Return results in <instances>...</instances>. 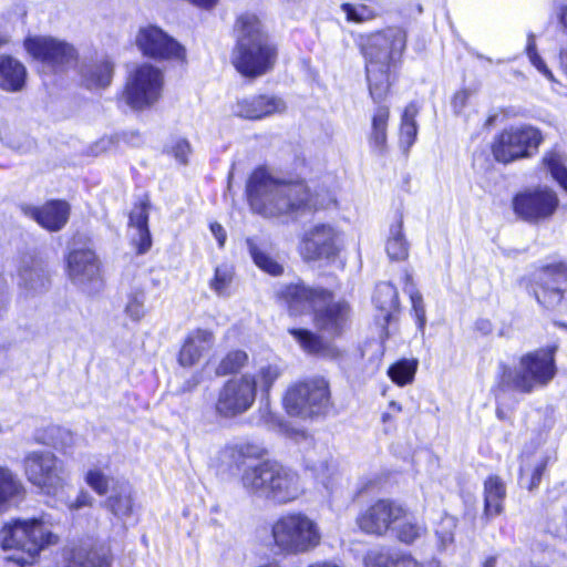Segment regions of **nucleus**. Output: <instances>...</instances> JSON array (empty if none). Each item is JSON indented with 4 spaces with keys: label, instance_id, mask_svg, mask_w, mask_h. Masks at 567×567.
<instances>
[{
    "label": "nucleus",
    "instance_id": "nucleus-17",
    "mask_svg": "<svg viewBox=\"0 0 567 567\" xmlns=\"http://www.w3.org/2000/svg\"><path fill=\"white\" fill-rule=\"evenodd\" d=\"M135 43L144 56L153 60H183L185 49L156 25L140 28Z\"/></svg>",
    "mask_w": 567,
    "mask_h": 567
},
{
    "label": "nucleus",
    "instance_id": "nucleus-19",
    "mask_svg": "<svg viewBox=\"0 0 567 567\" xmlns=\"http://www.w3.org/2000/svg\"><path fill=\"white\" fill-rule=\"evenodd\" d=\"M291 316L313 311L329 301L330 292L322 288H311L302 282L282 286L277 292Z\"/></svg>",
    "mask_w": 567,
    "mask_h": 567
},
{
    "label": "nucleus",
    "instance_id": "nucleus-15",
    "mask_svg": "<svg viewBox=\"0 0 567 567\" xmlns=\"http://www.w3.org/2000/svg\"><path fill=\"white\" fill-rule=\"evenodd\" d=\"M558 205L557 194L548 187L527 189L513 198L514 213L523 220L533 224L550 218Z\"/></svg>",
    "mask_w": 567,
    "mask_h": 567
},
{
    "label": "nucleus",
    "instance_id": "nucleus-58",
    "mask_svg": "<svg viewBox=\"0 0 567 567\" xmlns=\"http://www.w3.org/2000/svg\"><path fill=\"white\" fill-rule=\"evenodd\" d=\"M237 449L235 443L226 445L220 452L221 460L227 462L228 465L240 466L245 462V458L239 454Z\"/></svg>",
    "mask_w": 567,
    "mask_h": 567
},
{
    "label": "nucleus",
    "instance_id": "nucleus-3",
    "mask_svg": "<svg viewBox=\"0 0 567 567\" xmlns=\"http://www.w3.org/2000/svg\"><path fill=\"white\" fill-rule=\"evenodd\" d=\"M240 482L249 495L277 505L292 503L306 492L296 471L270 460L245 467Z\"/></svg>",
    "mask_w": 567,
    "mask_h": 567
},
{
    "label": "nucleus",
    "instance_id": "nucleus-49",
    "mask_svg": "<svg viewBox=\"0 0 567 567\" xmlns=\"http://www.w3.org/2000/svg\"><path fill=\"white\" fill-rule=\"evenodd\" d=\"M248 362V354L243 350H235L227 353L216 369L218 375L236 373Z\"/></svg>",
    "mask_w": 567,
    "mask_h": 567
},
{
    "label": "nucleus",
    "instance_id": "nucleus-30",
    "mask_svg": "<svg viewBox=\"0 0 567 567\" xmlns=\"http://www.w3.org/2000/svg\"><path fill=\"white\" fill-rule=\"evenodd\" d=\"M70 206L64 200H50L38 208V224L50 231L62 229L68 223Z\"/></svg>",
    "mask_w": 567,
    "mask_h": 567
},
{
    "label": "nucleus",
    "instance_id": "nucleus-40",
    "mask_svg": "<svg viewBox=\"0 0 567 567\" xmlns=\"http://www.w3.org/2000/svg\"><path fill=\"white\" fill-rule=\"evenodd\" d=\"M403 290L405 293L409 295L411 303H412V311L415 316L416 323L420 330H423L426 323V312L424 307L423 297L417 290L412 275L408 271L404 274V287Z\"/></svg>",
    "mask_w": 567,
    "mask_h": 567
},
{
    "label": "nucleus",
    "instance_id": "nucleus-52",
    "mask_svg": "<svg viewBox=\"0 0 567 567\" xmlns=\"http://www.w3.org/2000/svg\"><path fill=\"white\" fill-rule=\"evenodd\" d=\"M526 54L533 64V66L548 81L555 82V76L551 70L547 66L546 62L538 54L536 48L535 34L529 33L527 35Z\"/></svg>",
    "mask_w": 567,
    "mask_h": 567
},
{
    "label": "nucleus",
    "instance_id": "nucleus-28",
    "mask_svg": "<svg viewBox=\"0 0 567 567\" xmlns=\"http://www.w3.org/2000/svg\"><path fill=\"white\" fill-rule=\"evenodd\" d=\"M27 78L24 65L17 59L0 54V89L17 92L20 91Z\"/></svg>",
    "mask_w": 567,
    "mask_h": 567
},
{
    "label": "nucleus",
    "instance_id": "nucleus-37",
    "mask_svg": "<svg viewBox=\"0 0 567 567\" xmlns=\"http://www.w3.org/2000/svg\"><path fill=\"white\" fill-rule=\"evenodd\" d=\"M392 533L401 543L412 544L425 535L426 527L405 508L404 518L393 526Z\"/></svg>",
    "mask_w": 567,
    "mask_h": 567
},
{
    "label": "nucleus",
    "instance_id": "nucleus-42",
    "mask_svg": "<svg viewBox=\"0 0 567 567\" xmlns=\"http://www.w3.org/2000/svg\"><path fill=\"white\" fill-rule=\"evenodd\" d=\"M34 262L32 255L21 257L18 265L17 281L25 297H33L34 292Z\"/></svg>",
    "mask_w": 567,
    "mask_h": 567
},
{
    "label": "nucleus",
    "instance_id": "nucleus-50",
    "mask_svg": "<svg viewBox=\"0 0 567 567\" xmlns=\"http://www.w3.org/2000/svg\"><path fill=\"white\" fill-rule=\"evenodd\" d=\"M526 54L533 64V66L548 81L555 82V76L551 70L547 66L546 62L538 54L536 48L535 34L529 33L527 35Z\"/></svg>",
    "mask_w": 567,
    "mask_h": 567
},
{
    "label": "nucleus",
    "instance_id": "nucleus-12",
    "mask_svg": "<svg viewBox=\"0 0 567 567\" xmlns=\"http://www.w3.org/2000/svg\"><path fill=\"white\" fill-rule=\"evenodd\" d=\"M66 270L71 282L82 292L93 296L103 290L102 264L93 249H72L66 257Z\"/></svg>",
    "mask_w": 567,
    "mask_h": 567
},
{
    "label": "nucleus",
    "instance_id": "nucleus-23",
    "mask_svg": "<svg viewBox=\"0 0 567 567\" xmlns=\"http://www.w3.org/2000/svg\"><path fill=\"white\" fill-rule=\"evenodd\" d=\"M68 567H110L111 556L107 548H94L93 540L87 538L73 544L64 551Z\"/></svg>",
    "mask_w": 567,
    "mask_h": 567
},
{
    "label": "nucleus",
    "instance_id": "nucleus-57",
    "mask_svg": "<svg viewBox=\"0 0 567 567\" xmlns=\"http://www.w3.org/2000/svg\"><path fill=\"white\" fill-rule=\"evenodd\" d=\"M132 243L138 254H145L152 246V237L148 227L134 229Z\"/></svg>",
    "mask_w": 567,
    "mask_h": 567
},
{
    "label": "nucleus",
    "instance_id": "nucleus-61",
    "mask_svg": "<svg viewBox=\"0 0 567 567\" xmlns=\"http://www.w3.org/2000/svg\"><path fill=\"white\" fill-rule=\"evenodd\" d=\"M470 93L467 90L458 91L454 94L452 100V106L454 109L455 113H461V111L464 109V106L467 103Z\"/></svg>",
    "mask_w": 567,
    "mask_h": 567
},
{
    "label": "nucleus",
    "instance_id": "nucleus-53",
    "mask_svg": "<svg viewBox=\"0 0 567 567\" xmlns=\"http://www.w3.org/2000/svg\"><path fill=\"white\" fill-rule=\"evenodd\" d=\"M85 483L99 495H105L109 492L111 477L99 468L89 470L85 474Z\"/></svg>",
    "mask_w": 567,
    "mask_h": 567
},
{
    "label": "nucleus",
    "instance_id": "nucleus-41",
    "mask_svg": "<svg viewBox=\"0 0 567 567\" xmlns=\"http://www.w3.org/2000/svg\"><path fill=\"white\" fill-rule=\"evenodd\" d=\"M234 267L227 264L215 268L214 277L209 281L210 289L219 297H229L234 281Z\"/></svg>",
    "mask_w": 567,
    "mask_h": 567
},
{
    "label": "nucleus",
    "instance_id": "nucleus-44",
    "mask_svg": "<svg viewBox=\"0 0 567 567\" xmlns=\"http://www.w3.org/2000/svg\"><path fill=\"white\" fill-rule=\"evenodd\" d=\"M105 506L112 514L118 518L127 517L133 511V497L130 487H124L120 493L110 496L105 501Z\"/></svg>",
    "mask_w": 567,
    "mask_h": 567
},
{
    "label": "nucleus",
    "instance_id": "nucleus-47",
    "mask_svg": "<svg viewBox=\"0 0 567 567\" xmlns=\"http://www.w3.org/2000/svg\"><path fill=\"white\" fill-rule=\"evenodd\" d=\"M145 291L140 288L132 290L127 295L124 312L132 321L138 322L145 317Z\"/></svg>",
    "mask_w": 567,
    "mask_h": 567
},
{
    "label": "nucleus",
    "instance_id": "nucleus-51",
    "mask_svg": "<svg viewBox=\"0 0 567 567\" xmlns=\"http://www.w3.org/2000/svg\"><path fill=\"white\" fill-rule=\"evenodd\" d=\"M526 54L533 64V66L548 81L555 82V76L551 70L547 66L546 62L538 54L536 48L535 34L529 33L527 35Z\"/></svg>",
    "mask_w": 567,
    "mask_h": 567
},
{
    "label": "nucleus",
    "instance_id": "nucleus-62",
    "mask_svg": "<svg viewBox=\"0 0 567 567\" xmlns=\"http://www.w3.org/2000/svg\"><path fill=\"white\" fill-rule=\"evenodd\" d=\"M93 502L92 496L87 492H80L78 497L73 503H71L70 508L72 509H79L85 506H91Z\"/></svg>",
    "mask_w": 567,
    "mask_h": 567
},
{
    "label": "nucleus",
    "instance_id": "nucleus-46",
    "mask_svg": "<svg viewBox=\"0 0 567 567\" xmlns=\"http://www.w3.org/2000/svg\"><path fill=\"white\" fill-rule=\"evenodd\" d=\"M289 333L297 340L301 348L308 353L327 354V349L320 337L307 329H290Z\"/></svg>",
    "mask_w": 567,
    "mask_h": 567
},
{
    "label": "nucleus",
    "instance_id": "nucleus-16",
    "mask_svg": "<svg viewBox=\"0 0 567 567\" xmlns=\"http://www.w3.org/2000/svg\"><path fill=\"white\" fill-rule=\"evenodd\" d=\"M405 516V507L392 499H378L357 517L359 528L365 534L383 536Z\"/></svg>",
    "mask_w": 567,
    "mask_h": 567
},
{
    "label": "nucleus",
    "instance_id": "nucleus-29",
    "mask_svg": "<svg viewBox=\"0 0 567 567\" xmlns=\"http://www.w3.org/2000/svg\"><path fill=\"white\" fill-rule=\"evenodd\" d=\"M340 11L349 23L363 24L382 17L384 9L378 0L368 2H343Z\"/></svg>",
    "mask_w": 567,
    "mask_h": 567
},
{
    "label": "nucleus",
    "instance_id": "nucleus-5",
    "mask_svg": "<svg viewBox=\"0 0 567 567\" xmlns=\"http://www.w3.org/2000/svg\"><path fill=\"white\" fill-rule=\"evenodd\" d=\"M281 373L279 365L266 364L254 374L246 373L228 380L219 391L216 412L224 417L244 414L252 406L257 391L268 396Z\"/></svg>",
    "mask_w": 567,
    "mask_h": 567
},
{
    "label": "nucleus",
    "instance_id": "nucleus-24",
    "mask_svg": "<svg viewBox=\"0 0 567 567\" xmlns=\"http://www.w3.org/2000/svg\"><path fill=\"white\" fill-rule=\"evenodd\" d=\"M373 302L379 311L377 315L378 323L388 336V326L394 313L399 310V293L396 288L390 282H380L377 285Z\"/></svg>",
    "mask_w": 567,
    "mask_h": 567
},
{
    "label": "nucleus",
    "instance_id": "nucleus-9",
    "mask_svg": "<svg viewBox=\"0 0 567 567\" xmlns=\"http://www.w3.org/2000/svg\"><path fill=\"white\" fill-rule=\"evenodd\" d=\"M163 85V72L150 63H143L130 72L123 96L130 107L145 110L161 99Z\"/></svg>",
    "mask_w": 567,
    "mask_h": 567
},
{
    "label": "nucleus",
    "instance_id": "nucleus-36",
    "mask_svg": "<svg viewBox=\"0 0 567 567\" xmlns=\"http://www.w3.org/2000/svg\"><path fill=\"white\" fill-rule=\"evenodd\" d=\"M417 561L408 555H392L372 549L364 556V567H417Z\"/></svg>",
    "mask_w": 567,
    "mask_h": 567
},
{
    "label": "nucleus",
    "instance_id": "nucleus-20",
    "mask_svg": "<svg viewBox=\"0 0 567 567\" xmlns=\"http://www.w3.org/2000/svg\"><path fill=\"white\" fill-rule=\"evenodd\" d=\"M38 491L56 496L63 491L68 474L63 462L51 452H38Z\"/></svg>",
    "mask_w": 567,
    "mask_h": 567
},
{
    "label": "nucleus",
    "instance_id": "nucleus-39",
    "mask_svg": "<svg viewBox=\"0 0 567 567\" xmlns=\"http://www.w3.org/2000/svg\"><path fill=\"white\" fill-rule=\"evenodd\" d=\"M543 166L559 186L567 192V167L564 155L556 151H549L543 156Z\"/></svg>",
    "mask_w": 567,
    "mask_h": 567
},
{
    "label": "nucleus",
    "instance_id": "nucleus-8",
    "mask_svg": "<svg viewBox=\"0 0 567 567\" xmlns=\"http://www.w3.org/2000/svg\"><path fill=\"white\" fill-rule=\"evenodd\" d=\"M282 402L290 416L307 420L322 415L330 405L329 383L321 377L296 382L287 389Z\"/></svg>",
    "mask_w": 567,
    "mask_h": 567
},
{
    "label": "nucleus",
    "instance_id": "nucleus-6",
    "mask_svg": "<svg viewBox=\"0 0 567 567\" xmlns=\"http://www.w3.org/2000/svg\"><path fill=\"white\" fill-rule=\"evenodd\" d=\"M276 548L285 555H300L313 550L321 543L318 523L303 512H288L271 526Z\"/></svg>",
    "mask_w": 567,
    "mask_h": 567
},
{
    "label": "nucleus",
    "instance_id": "nucleus-43",
    "mask_svg": "<svg viewBox=\"0 0 567 567\" xmlns=\"http://www.w3.org/2000/svg\"><path fill=\"white\" fill-rule=\"evenodd\" d=\"M40 441L45 445L53 446L55 450L64 451L73 444L74 439L69 430L58 425H51L43 431L41 436L38 435V442Z\"/></svg>",
    "mask_w": 567,
    "mask_h": 567
},
{
    "label": "nucleus",
    "instance_id": "nucleus-55",
    "mask_svg": "<svg viewBox=\"0 0 567 567\" xmlns=\"http://www.w3.org/2000/svg\"><path fill=\"white\" fill-rule=\"evenodd\" d=\"M455 520L453 517H446L441 523V528L436 530V536L442 548H446L454 540L453 528Z\"/></svg>",
    "mask_w": 567,
    "mask_h": 567
},
{
    "label": "nucleus",
    "instance_id": "nucleus-22",
    "mask_svg": "<svg viewBox=\"0 0 567 567\" xmlns=\"http://www.w3.org/2000/svg\"><path fill=\"white\" fill-rule=\"evenodd\" d=\"M286 110L282 99L275 95H256L239 100L234 106V114L247 120H260Z\"/></svg>",
    "mask_w": 567,
    "mask_h": 567
},
{
    "label": "nucleus",
    "instance_id": "nucleus-35",
    "mask_svg": "<svg viewBox=\"0 0 567 567\" xmlns=\"http://www.w3.org/2000/svg\"><path fill=\"white\" fill-rule=\"evenodd\" d=\"M417 114L419 106L414 102L408 104L402 113L399 144L404 154L409 153L410 148L416 141L417 124L415 118Z\"/></svg>",
    "mask_w": 567,
    "mask_h": 567
},
{
    "label": "nucleus",
    "instance_id": "nucleus-14",
    "mask_svg": "<svg viewBox=\"0 0 567 567\" xmlns=\"http://www.w3.org/2000/svg\"><path fill=\"white\" fill-rule=\"evenodd\" d=\"M530 290L537 302L547 309L557 307L567 287V265L543 266L530 275Z\"/></svg>",
    "mask_w": 567,
    "mask_h": 567
},
{
    "label": "nucleus",
    "instance_id": "nucleus-4",
    "mask_svg": "<svg viewBox=\"0 0 567 567\" xmlns=\"http://www.w3.org/2000/svg\"><path fill=\"white\" fill-rule=\"evenodd\" d=\"M235 31L237 43L231 62L236 70L245 76L256 78L271 69L277 52L259 19L252 13H244L238 17Z\"/></svg>",
    "mask_w": 567,
    "mask_h": 567
},
{
    "label": "nucleus",
    "instance_id": "nucleus-1",
    "mask_svg": "<svg viewBox=\"0 0 567 567\" xmlns=\"http://www.w3.org/2000/svg\"><path fill=\"white\" fill-rule=\"evenodd\" d=\"M254 212L264 217L305 214L327 207V196L312 194L303 182H286L264 168L256 169L247 185Z\"/></svg>",
    "mask_w": 567,
    "mask_h": 567
},
{
    "label": "nucleus",
    "instance_id": "nucleus-45",
    "mask_svg": "<svg viewBox=\"0 0 567 567\" xmlns=\"http://www.w3.org/2000/svg\"><path fill=\"white\" fill-rule=\"evenodd\" d=\"M416 369V360L402 359L389 368L388 375L395 384L403 386L413 381Z\"/></svg>",
    "mask_w": 567,
    "mask_h": 567
},
{
    "label": "nucleus",
    "instance_id": "nucleus-7",
    "mask_svg": "<svg viewBox=\"0 0 567 567\" xmlns=\"http://www.w3.org/2000/svg\"><path fill=\"white\" fill-rule=\"evenodd\" d=\"M501 369L502 383L522 393L545 388L557 373L553 349H538L522 355L516 370L504 364Z\"/></svg>",
    "mask_w": 567,
    "mask_h": 567
},
{
    "label": "nucleus",
    "instance_id": "nucleus-27",
    "mask_svg": "<svg viewBox=\"0 0 567 567\" xmlns=\"http://www.w3.org/2000/svg\"><path fill=\"white\" fill-rule=\"evenodd\" d=\"M248 252L254 264L262 271L271 276H280L284 267L272 258L271 244L261 237H248L246 239Z\"/></svg>",
    "mask_w": 567,
    "mask_h": 567
},
{
    "label": "nucleus",
    "instance_id": "nucleus-32",
    "mask_svg": "<svg viewBox=\"0 0 567 567\" xmlns=\"http://www.w3.org/2000/svg\"><path fill=\"white\" fill-rule=\"evenodd\" d=\"M409 241L403 230V218L399 216L390 226L385 250L391 260L402 261L409 257Z\"/></svg>",
    "mask_w": 567,
    "mask_h": 567
},
{
    "label": "nucleus",
    "instance_id": "nucleus-34",
    "mask_svg": "<svg viewBox=\"0 0 567 567\" xmlns=\"http://www.w3.org/2000/svg\"><path fill=\"white\" fill-rule=\"evenodd\" d=\"M24 488L18 477L7 467H0V508L20 502Z\"/></svg>",
    "mask_w": 567,
    "mask_h": 567
},
{
    "label": "nucleus",
    "instance_id": "nucleus-18",
    "mask_svg": "<svg viewBox=\"0 0 567 567\" xmlns=\"http://www.w3.org/2000/svg\"><path fill=\"white\" fill-rule=\"evenodd\" d=\"M76 59L78 52L72 44L53 37H38V62L44 73L62 74Z\"/></svg>",
    "mask_w": 567,
    "mask_h": 567
},
{
    "label": "nucleus",
    "instance_id": "nucleus-21",
    "mask_svg": "<svg viewBox=\"0 0 567 567\" xmlns=\"http://www.w3.org/2000/svg\"><path fill=\"white\" fill-rule=\"evenodd\" d=\"M350 307L346 301H326L315 310L316 327L328 336H340L348 326Z\"/></svg>",
    "mask_w": 567,
    "mask_h": 567
},
{
    "label": "nucleus",
    "instance_id": "nucleus-25",
    "mask_svg": "<svg viewBox=\"0 0 567 567\" xmlns=\"http://www.w3.org/2000/svg\"><path fill=\"white\" fill-rule=\"evenodd\" d=\"M214 344V336L210 331L197 329L192 331L185 339L179 351L178 361L183 367L196 364L200 358L210 350Z\"/></svg>",
    "mask_w": 567,
    "mask_h": 567
},
{
    "label": "nucleus",
    "instance_id": "nucleus-11",
    "mask_svg": "<svg viewBox=\"0 0 567 567\" xmlns=\"http://www.w3.org/2000/svg\"><path fill=\"white\" fill-rule=\"evenodd\" d=\"M343 248L342 233L331 224L319 223L302 234L299 250L307 261H332Z\"/></svg>",
    "mask_w": 567,
    "mask_h": 567
},
{
    "label": "nucleus",
    "instance_id": "nucleus-60",
    "mask_svg": "<svg viewBox=\"0 0 567 567\" xmlns=\"http://www.w3.org/2000/svg\"><path fill=\"white\" fill-rule=\"evenodd\" d=\"M56 542L58 536L50 530H45L38 519V553Z\"/></svg>",
    "mask_w": 567,
    "mask_h": 567
},
{
    "label": "nucleus",
    "instance_id": "nucleus-64",
    "mask_svg": "<svg viewBox=\"0 0 567 567\" xmlns=\"http://www.w3.org/2000/svg\"><path fill=\"white\" fill-rule=\"evenodd\" d=\"M210 230L218 241L219 247H223L226 241V231L223 226L218 223H212Z\"/></svg>",
    "mask_w": 567,
    "mask_h": 567
},
{
    "label": "nucleus",
    "instance_id": "nucleus-26",
    "mask_svg": "<svg viewBox=\"0 0 567 567\" xmlns=\"http://www.w3.org/2000/svg\"><path fill=\"white\" fill-rule=\"evenodd\" d=\"M114 65L109 59H101L80 66L81 83L89 90L103 89L111 84Z\"/></svg>",
    "mask_w": 567,
    "mask_h": 567
},
{
    "label": "nucleus",
    "instance_id": "nucleus-59",
    "mask_svg": "<svg viewBox=\"0 0 567 567\" xmlns=\"http://www.w3.org/2000/svg\"><path fill=\"white\" fill-rule=\"evenodd\" d=\"M237 445V451L239 454L244 456L245 460L247 458H258L262 455L264 450L262 447L250 443V442H239L235 443Z\"/></svg>",
    "mask_w": 567,
    "mask_h": 567
},
{
    "label": "nucleus",
    "instance_id": "nucleus-2",
    "mask_svg": "<svg viewBox=\"0 0 567 567\" xmlns=\"http://www.w3.org/2000/svg\"><path fill=\"white\" fill-rule=\"evenodd\" d=\"M359 47L365 59L369 92L375 103L382 102L390 89V74L401 61L406 47V33L398 27L362 34Z\"/></svg>",
    "mask_w": 567,
    "mask_h": 567
},
{
    "label": "nucleus",
    "instance_id": "nucleus-54",
    "mask_svg": "<svg viewBox=\"0 0 567 567\" xmlns=\"http://www.w3.org/2000/svg\"><path fill=\"white\" fill-rule=\"evenodd\" d=\"M130 226L133 229L148 227V205L141 203L135 206L130 214Z\"/></svg>",
    "mask_w": 567,
    "mask_h": 567
},
{
    "label": "nucleus",
    "instance_id": "nucleus-38",
    "mask_svg": "<svg viewBox=\"0 0 567 567\" xmlns=\"http://www.w3.org/2000/svg\"><path fill=\"white\" fill-rule=\"evenodd\" d=\"M328 452L324 450L320 458L315 457V451H309L305 455V466L311 471L316 478L326 487L329 488L330 478L333 475V466L330 465L328 460Z\"/></svg>",
    "mask_w": 567,
    "mask_h": 567
},
{
    "label": "nucleus",
    "instance_id": "nucleus-63",
    "mask_svg": "<svg viewBox=\"0 0 567 567\" xmlns=\"http://www.w3.org/2000/svg\"><path fill=\"white\" fill-rule=\"evenodd\" d=\"M24 468L29 481L33 483L35 478V456L33 454L25 456Z\"/></svg>",
    "mask_w": 567,
    "mask_h": 567
},
{
    "label": "nucleus",
    "instance_id": "nucleus-31",
    "mask_svg": "<svg viewBox=\"0 0 567 567\" xmlns=\"http://www.w3.org/2000/svg\"><path fill=\"white\" fill-rule=\"evenodd\" d=\"M506 496V487L497 476H489L484 483V515L493 518L503 511V502Z\"/></svg>",
    "mask_w": 567,
    "mask_h": 567
},
{
    "label": "nucleus",
    "instance_id": "nucleus-33",
    "mask_svg": "<svg viewBox=\"0 0 567 567\" xmlns=\"http://www.w3.org/2000/svg\"><path fill=\"white\" fill-rule=\"evenodd\" d=\"M389 117L390 110L386 105H380L374 110L369 143L372 150L379 154H383L386 150Z\"/></svg>",
    "mask_w": 567,
    "mask_h": 567
},
{
    "label": "nucleus",
    "instance_id": "nucleus-10",
    "mask_svg": "<svg viewBox=\"0 0 567 567\" xmlns=\"http://www.w3.org/2000/svg\"><path fill=\"white\" fill-rule=\"evenodd\" d=\"M543 142L540 131L530 125L511 126L501 132L493 143V155L497 162L507 164L532 156Z\"/></svg>",
    "mask_w": 567,
    "mask_h": 567
},
{
    "label": "nucleus",
    "instance_id": "nucleus-56",
    "mask_svg": "<svg viewBox=\"0 0 567 567\" xmlns=\"http://www.w3.org/2000/svg\"><path fill=\"white\" fill-rule=\"evenodd\" d=\"M550 458L551 457L549 455H545V456H542L536 462V464L532 471L529 482L527 484V488L529 491H534L535 488H537L539 486L543 475L546 471V467H547L548 463L550 462Z\"/></svg>",
    "mask_w": 567,
    "mask_h": 567
},
{
    "label": "nucleus",
    "instance_id": "nucleus-48",
    "mask_svg": "<svg viewBox=\"0 0 567 567\" xmlns=\"http://www.w3.org/2000/svg\"><path fill=\"white\" fill-rule=\"evenodd\" d=\"M164 152L172 156L178 164L186 165L192 154V146L188 140L175 136L165 144Z\"/></svg>",
    "mask_w": 567,
    "mask_h": 567
},
{
    "label": "nucleus",
    "instance_id": "nucleus-13",
    "mask_svg": "<svg viewBox=\"0 0 567 567\" xmlns=\"http://www.w3.org/2000/svg\"><path fill=\"white\" fill-rule=\"evenodd\" d=\"M35 519L16 520L1 530L4 550H12L7 559L20 567H32L35 560Z\"/></svg>",
    "mask_w": 567,
    "mask_h": 567
}]
</instances>
